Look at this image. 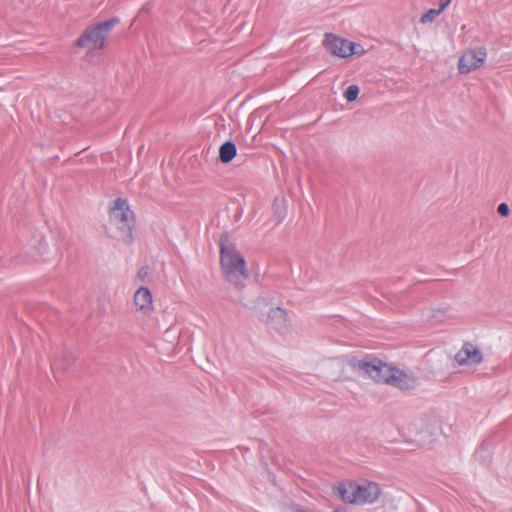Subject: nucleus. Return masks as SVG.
<instances>
[{
    "instance_id": "nucleus-21",
    "label": "nucleus",
    "mask_w": 512,
    "mask_h": 512,
    "mask_svg": "<svg viewBox=\"0 0 512 512\" xmlns=\"http://www.w3.org/2000/svg\"><path fill=\"white\" fill-rule=\"evenodd\" d=\"M497 212L503 217H507L510 214V208L507 203H500L497 207Z\"/></svg>"
},
{
    "instance_id": "nucleus-3",
    "label": "nucleus",
    "mask_w": 512,
    "mask_h": 512,
    "mask_svg": "<svg viewBox=\"0 0 512 512\" xmlns=\"http://www.w3.org/2000/svg\"><path fill=\"white\" fill-rule=\"evenodd\" d=\"M349 365L354 370H359L363 374L367 375L377 383L387 384L388 375L392 373L394 366L383 362L378 358H363L358 359L356 357L351 358Z\"/></svg>"
},
{
    "instance_id": "nucleus-14",
    "label": "nucleus",
    "mask_w": 512,
    "mask_h": 512,
    "mask_svg": "<svg viewBox=\"0 0 512 512\" xmlns=\"http://www.w3.org/2000/svg\"><path fill=\"white\" fill-rule=\"evenodd\" d=\"M75 360L76 356L74 353L68 349H65L62 352L61 358L55 360L53 366L62 370H67L75 362Z\"/></svg>"
},
{
    "instance_id": "nucleus-15",
    "label": "nucleus",
    "mask_w": 512,
    "mask_h": 512,
    "mask_svg": "<svg viewBox=\"0 0 512 512\" xmlns=\"http://www.w3.org/2000/svg\"><path fill=\"white\" fill-rule=\"evenodd\" d=\"M474 457L481 463H489L491 459L490 455V443L483 442L475 451Z\"/></svg>"
},
{
    "instance_id": "nucleus-2",
    "label": "nucleus",
    "mask_w": 512,
    "mask_h": 512,
    "mask_svg": "<svg viewBox=\"0 0 512 512\" xmlns=\"http://www.w3.org/2000/svg\"><path fill=\"white\" fill-rule=\"evenodd\" d=\"M109 209L110 223L117 229L116 238L125 244H132L134 241L132 231L135 225L134 212L130 209L128 201L117 198Z\"/></svg>"
},
{
    "instance_id": "nucleus-19",
    "label": "nucleus",
    "mask_w": 512,
    "mask_h": 512,
    "mask_svg": "<svg viewBox=\"0 0 512 512\" xmlns=\"http://www.w3.org/2000/svg\"><path fill=\"white\" fill-rule=\"evenodd\" d=\"M443 11H440V9H429L427 12H425L421 18H420V23L421 24H426V23H430V22H433L437 16H439Z\"/></svg>"
},
{
    "instance_id": "nucleus-16",
    "label": "nucleus",
    "mask_w": 512,
    "mask_h": 512,
    "mask_svg": "<svg viewBox=\"0 0 512 512\" xmlns=\"http://www.w3.org/2000/svg\"><path fill=\"white\" fill-rule=\"evenodd\" d=\"M278 223L282 222L286 216L285 200L283 198H276L272 205Z\"/></svg>"
},
{
    "instance_id": "nucleus-13",
    "label": "nucleus",
    "mask_w": 512,
    "mask_h": 512,
    "mask_svg": "<svg viewBox=\"0 0 512 512\" xmlns=\"http://www.w3.org/2000/svg\"><path fill=\"white\" fill-rule=\"evenodd\" d=\"M237 155L236 144L232 140L225 141L219 147V160L221 163H230Z\"/></svg>"
},
{
    "instance_id": "nucleus-20",
    "label": "nucleus",
    "mask_w": 512,
    "mask_h": 512,
    "mask_svg": "<svg viewBox=\"0 0 512 512\" xmlns=\"http://www.w3.org/2000/svg\"><path fill=\"white\" fill-rule=\"evenodd\" d=\"M149 276V267L147 265L142 266L136 275V278L141 282H144Z\"/></svg>"
},
{
    "instance_id": "nucleus-6",
    "label": "nucleus",
    "mask_w": 512,
    "mask_h": 512,
    "mask_svg": "<svg viewBox=\"0 0 512 512\" xmlns=\"http://www.w3.org/2000/svg\"><path fill=\"white\" fill-rule=\"evenodd\" d=\"M460 366H472L483 361L481 350L470 342H465L454 357Z\"/></svg>"
},
{
    "instance_id": "nucleus-17",
    "label": "nucleus",
    "mask_w": 512,
    "mask_h": 512,
    "mask_svg": "<svg viewBox=\"0 0 512 512\" xmlns=\"http://www.w3.org/2000/svg\"><path fill=\"white\" fill-rule=\"evenodd\" d=\"M119 23L117 17L110 18L108 20L96 23L97 29H100L102 34L107 37L112 28Z\"/></svg>"
},
{
    "instance_id": "nucleus-12",
    "label": "nucleus",
    "mask_w": 512,
    "mask_h": 512,
    "mask_svg": "<svg viewBox=\"0 0 512 512\" xmlns=\"http://www.w3.org/2000/svg\"><path fill=\"white\" fill-rule=\"evenodd\" d=\"M135 305L143 311L149 310L152 306V294L146 287H140L134 295Z\"/></svg>"
},
{
    "instance_id": "nucleus-18",
    "label": "nucleus",
    "mask_w": 512,
    "mask_h": 512,
    "mask_svg": "<svg viewBox=\"0 0 512 512\" xmlns=\"http://www.w3.org/2000/svg\"><path fill=\"white\" fill-rule=\"evenodd\" d=\"M359 92L360 88L357 85L352 84L348 86L344 91V97L347 102H353L358 98Z\"/></svg>"
},
{
    "instance_id": "nucleus-4",
    "label": "nucleus",
    "mask_w": 512,
    "mask_h": 512,
    "mask_svg": "<svg viewBox=\"0 0 512 512\" xmlns=\"http://www.w3.org/2000/svg\"><path fill=\"white\" fill-rule=\"evenodd\" d=\"M323 46L328 52L341 58H347L351 55L364 52L361 45L333 33L325 34Z\"/></svg>"
},
{
    "instance_id": "nucleus-9",
    "label": "nucleus",
    "mask_w": 512,
    "mask_h": 512,
    "mask_svg": "<svg viewBox=\"0 0 512 512\" xmlns=\"http://www.w3.org/2000/svg\"><path fill=\"white\" fill-rule=\"evenodd\" d=\"M354 493L356 496H353V500H356V504L374 503L381 494V488L375 482H367L357 484Z\"/></svg>"
},
{
    "instance_id": "nucleus-10",
    "label": "nucleus",
    "mask_w": 512,
    "mask_h": 512,
    "mask_svg": "<svg viewBox=\"0 0 512 512\" xmlns=\"http://www.w3.org/2000/svg\"><path fill=\"white\" fill-rule=\"evenodd\" d=\"M265 323L270 329L283 333L289 327L288 314L280 307L271 308Z\"/></svg>"
},
{
    "instance_id": "nucleus-5",
    "label": "nucleus",
    "mask_w": 512,
    "mask_h": 512,
    "mask_svg": "<svg viewBox=\"0 0 512 512\" xmlns=\"http://www.w3.org/2000/svg\"><path fill=\"white\" fill-rule=\"evenodd\" d=\"M487 57L484 47L479 49H469L463 53L458 62V69L461 74L469 73L481 67Z\"/></svg>"
},
{
    "instance_id": "nucleus-7",
    "label": "nucleus",
    "mask_w": 512,
    "mask_h": 512,
    "mask_svg": "<svg viewBox=\"0 0 512 512\" xmlns=\"http://www.w3.org/2000/svg\"><path fill=\"white\" fill-rule=\"evenodd\" d=\"M106 37L102 34L100 29H97L96 24L93 26L87 27L79 38L75 42V46L84 48L87 47L90 43L93 48L102 49L105 46Z\"/></svg>"
},
{
    "instance_id": "nucleus-11",
    "label": "nucleus",
    "mask_w": 512,
    "mask_h": 512,
    "mask_svg": "<svg viewBox=\"0 0 512 512\" xmlns=\"http://www.w3.org/2000/svg\"><path fill=\"white\" fill-rule=\"evenodd\" d=\"M356 486L357 483L352 481L339 482L333 487V494L339 497L344 503L356 504V500H353V496H356V493H354Z\"/></svg>"
},
{
    "instance_id": "nucleus-22",
    "label": "nucleus",
    "mask_w": 512,
    "mask_h": 512,
    "mask_svg": "<svg viewBox=\"0 0 512 512\" xmlns=\"http://www.w3.org/2000/svg\"><path fill=\"white\" fill-rule=\"evenodd\" d=\"M452 0H440L439 9L440 11H444L445 8L451 3Z\"/></svg>"
},
{
    "instance_id": "nucleus-1",
    "label": "nucleus",
    "mask_w": 512,
    "mask_h": 512,
    "mask_svg": "<svg viewBox=\"0 0 512 512\" xmlns=\"http://www.w3.org/2000/svg\"><path fill=\"white\" fill-rule=\"evenodd\" d=\"M220 265L229 282L236 285L242 278H247L245 259L240 255L229 232L225 231L219 239Z\"/></svg>"
},
{
    "instance_id": "nucleus-23",
    "label": "nucleus",
    "mask_w": 512,
    "mask_h": 512,
    "mask_svg": "<svg viewBox=\"0 0 512 512\" xmlns=\"http://www.w3.org/2000/svg\"><path fill=\"white\" fill-rule=\"evenodd\" d=\"M333 512H347L345 508H337Z\"/></svg>"
},
{
    "instance_id": "nucleus-8",
    "label": "nucleus",
    "mask_w": 512,
    "mask_h": 512,
    "mask_svg": "<svg viewBox=\"0 0 512 512\" xmlns=\"http://www.w3.org/2000/svg\"><path fill=\"white\" fill-rule=\"evenodd\" d=\"M387 380L388 385L394 386L401 391L413 390L418 384L415 376L409 375L397 367H394L392 373L388 375Z\"/></svg>"
}]
</instances>
